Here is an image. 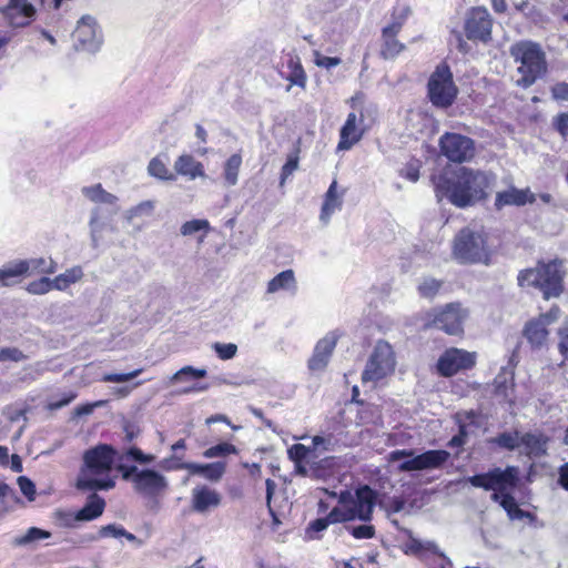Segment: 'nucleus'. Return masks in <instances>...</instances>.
I'll return each mask as SVG.
<instances>
[{"label":"nucleus","instance_id":"b1692460","mask_svg":"<svg viewBox=\"0 0 568 568\" xmlns=\"http://www.w3.org/2000/svg\"><path fill=\"white\" fill-rule=\"evenodd\" d=\"M356 122V114L353 112L348 113L347 119L339 131L338 150H349L362 139L363 130L357 126Z\"/></svg>","mask_w":568,"mask_h":568},{"label":"nucleus","instance_id":"13d9d810","mask_svg":"<svg viewBox=\"0 0 568 568\" xmlns=\"http://www.w3.org/2000/svg\"><path fill=\"white\" fill-rule=\"evenodd\" d=\"M552 126L562 138H568V112L557 114L552 120Z\"/></svg>","mask_w":568,"mask_h":568},{"label":"nucleus","instance_id":"603ef678","mask_svg":"<svg viewBox=\"0 0 568 568\" xmlns=\"http://www.w3.org/2000/svg\"><path fill=\"white\" fill-rule=\"evenodd\" d=\"M287 454L291 460L300 463L306 460L308 456L313 454V450L303 444H294L288 448Z\"/></svg>","mask_w":568,"mask_h":568},{"label":"nucleus","instance_id":"4468645a","mask_svg":"<svg viewBox=\"0 0 568 568\" xmlns=\"http://www.w3.org/2000/svg\"><path fill=\"white\" fill-rule=\"evenodd\" d=\"M493 20L486 8H473L465 20V34L470 41L487 43L491 40Z\"/></svg>","mask_w":568,"mask_h":568},{"label":"nucleus","instance_id":"393cba45","mask_svg":"<svg viewBox=\"0 0 568 568\" xmlns=\"http://www.w3.org/2000/svg\"><path fill=\"white\" fill-rule=\"evenodd\" d=\"M118 212V209L114 207L112 211L104 212L101 207H94L91 212L90 217V232H91V241L92 246L98 247L101 239L102 231L109 224V221L112 215Z\"/></svg>","mask_w":568,"mask_h":568},{"label":"nucleus","instance_id":"4d7b16f0","mask_svg":"<svg viewBox=\"0 0 568 568\" xmlns=\"http://www.w3.org/2000/svg\"><path fill=\"white\" fill-rule=\"evenodd\" d=\"M17 481L21 493L27 497V499L30 501L34 500L37 493L34 483L26 476H20Z\"/></svg>","mask_w":568,"mask_h":568},{"label":"nucleus","instance_id":"ea45409f","mask_svg":"<svg viewBox=\"0 0 568 568\" xmlns=\"http://www.w3.org/2000/svg\"><path fill=\"white\" fill-rule=\"evenodd\" d=\"M148 171L152 176H155L160 180H164V181H174L175 180V174L170 172V170L166 168V165L158 158H154L150 161Z\"/></svg>","mask_w":568,"mask_h":568},{"label":"nucleus","instance_id":"680f3d73","mask_svg":"<svg viewBox=\"0 0 568 568\" xmlns=\"http://www.w3.org/2000/svg\"><path fill=\"white\" fill-rule=\"evenodd\" d=\"M312 443H313V453L317 449H322L324 452H329L332 450V447H333V442H332V437H323V436H314L313 439H312Z\"/></svg>","mask_w":568,"mask_h":568},{"label":"nucleus","instance_id":"9d476101","mask_svg":"<svg viewBox=\"0 0 568 568\" xmlns=\"http://www.w3.org/2000/svg\"><path fill=\"white\" fill-rule=\"evenodd\" d=\"M394 351L389 343L378 341L362 373V382H378L395 367Z\"/></svg>","mask_w":568,"mask_h":568},{"label":"nucleus","instance_id":"f3484780","mask_svg":"<svg viewBox=\"0 0 568 568\" xmlns=\"http://www.w3.org/2000/svg\"><path fill=\"white\" fill-rule=\"evenodd\" d=\"M341 336L342 332L338 329L331 331L316 343L307 363L311 372H323L327 367Z\"/></svg>","mask_w":568,"mask_h":568},{"label":"nucleus","instance_id":"f8f14e48","mask_svg":"<svg viewBox=\"0 0 568 568\" xmlns=\"http://www.w3.org/2000/svg\"><path fill=\"white\" fill-rule=\"evenodd\" d=\"M442 154L450 162L464 163L475 156V142L469 136L445 132L438 141Z\"/></svg>","mask_w":568,"mask_h":568},{"label":"nucleus","instance_id":"49530a36","mask_svg":"<svg viewBox=\"0 0 568 568\" xmlns=\"http://www.w3.org/2000/svg\"><path fill=\"white\" fill-rule=\"evenodd\" d=\"M442 287V282L427 277L418 285V293L425 298H433Z\"/></svg>","mask_w":568,"mask_h":568},{"label":"nucleus","instance_id":"e2e57ef3","mask_svg":"<svg viewBox=\"0 0 568 568\" xmlns=\"http://www.w3.org/2000/svg\"><path fill=\"white\" fill-rule=\"evenodd\" d=\"M124 535V528L114 524L102 526L100 529L101 537H122Z\"/></svg>","mask_w":568,"mask_h":568},{"label":"nucleus","instance_id":"69168bd1","mask_svg":"<svg viewBox=\"0 0 568 568\" xmlns=\"http://www.w3.org/2000/svg\"><path fill=\"white\" fill-rule=\"evenodd\" d=\"M123 432L125 434L124 442L131 443L133 439H135L139 436L140 428L131 422H125L123 424Z\"/></svg>","mask_w":568,"mask_h":568},{"label":"nucleus","instance_id":"2eb2a0df","mask_svg":"<svg viewBox=\"0 0 568 568\" xmlns=\"http://www.w3.org/2000/svg\"><path fill=\"white\" fill-rule=\"evenodd\" d=\"M476 355L460 348L446 349L437 361V371L444 377H450L459 371L469 369L475 365Z\"/></svg>","mask_w":568,"mask_h":568},{"label":"nucleus","instance_id":"58836bf2","mask_svg":"<svg viewBox=\"0 0 568 568\" xmlns=\"http://www.w3.org/2000/svg\"><path fill=\"white\" fill-rule=\"evenodd\" d=\"M242 164L240 154H232L224 165V179L227 185L233 186L237 183L239 171Z\"/></svg>","mask_w":568,"mask_h":568},{"label":"nucleus","instance_id":"2f4dec72","mask_svg":"<svg viewBox=\"0 0 568 568\" xmlns=\"http://www.w3.org/2000/svg\"><path fill=\"white\" fill-rule=\"evenodd\" d=\"M397 36L387 34L382 32V49L381 55L385 60L395 59L400 52L406 49V45L396 39Z\"/></svg>","mask_w":568,"mask_h":568},{"label":"nucleus","instance_id":"1a4fd4ad","mask_svg":"<svg viewBox=\"0 0 568 568\" xmlns=\"http://www.w3.org/2000/svg\"><path fill=\"white\" fill-rule=\"evenodd\" d=\"M450 68L443 63L436 67L427 82V97L437 109L452 106L458 95Z\"/></svg>","mask_w":568,"mask_h":568},{"label":"nucleus","instance_id":"4c0bfd02","mask_svg":"<svg viewBox=\"0 0 568 568\" xmlns=\"http://www.w3.org/2000/svg\"><path fill=\"white\" fill-rule=\"evenodd\" d=\"M119 464H124V460H133L141 465L152 464L155 459L154 455L144 454L139 447L131 446L126 448L121 456H119Z\"/></svg>","mask_w":568,"mask_h":568},{"label":"nucleus","instance_id":"6e6552de","mask_svg":"<svg viewBox=\"0 0 568 568\" xmlns=\"http://www.w3.org/2000/svg\"><path fill=\"white\" fill-rule=\"evenodd\" d=\"M450 454L444 449H430L415 455L414 449H396L389 453V462H398V470L402 473L438 469L449 459Z\"/></svg>","mask_w":568,"mask_h":568},{"label":"nucleus","instance_id":"a211bd4d","mask_svg":"<svg viewBox=\"0 0 568 568\" xmlns=\"http://www.w3.org/2000/svg\"><path fill=\"white\" fill-rule=\"evenodd\" d=\"M8 268L11 277L32 273L52 274L55 272L57 263L52 258L37 257L18 261L9 265Z\"/></svg>","mask_w":568,"mask_h":568},{"label":"nucleus","instance_id":"c85d7f7f","mask_svg":"<svg viewBox=\"0 0 568 568\" xmlns=\"http://www.w3.org/2000/svg\"><path fill=\"white\" fill-rule=\"evenodd\" d=\"M545 320H536L529 322L524 329V335L534 346H540L546 341L548 331Z\"/></svg>","mask_w":568,"mask_h":568},{"label":"nucleus","instance_id":"a19ab883","mask_svg":"<svg viewBox=\"0 0 568 568\" xmlns=\"http://www.w3.org/2000/svg\"><path fill=\"white\" fill-rule=\"evenodd\" d=\"M407 551L413 555H420L424 551H429L433 554L438 552V547L434 541H424L417 538H410L406 544Z\"/></svg>","mask_w":568,"mask_h":568},{"label":"nucleus","instance_id":"338daca9","mask_svg":"<svg viewBox=\"0 0 568 568\" xmlns=\"http://www.w3.org/2000/svg\"><path fill=\"white\" fill-rule=\"evenodd\" d=\"M403 26V21H400L396 16H392V22L388 26L384 27L382 32L397 36L400 32Z\"/></svg>","mask_w":568,"mask_h":568},{"label":"nucleus","instance_id":"ddd939ff","mask_svg":"<svg viewBox=\"0 0 568 568\" xmlns=\"http://www.w3.org/2000/svg\"><path fill=\"white\" fill-rule=\"evenodd\" d=\"M77 50L95 53L102 44V32L92 16H83L77 24L73 33Z\"/></svg>","mask_w":568,"mask_h":568},{"label":"nucleus","instance_id":"473e14b6","mask_svg":"<svg viewBox=\"0 0 568 568\" xmlns=\"http://www.w3.org/2000/svg\"><path fill=\"white\" fill-rule=\"evenodd\" d=\"M520 436L521 433L517 429L514 432H503L490 438L489 443L498 446L501 449L513 452L520 447Z\"/></svg>","mask_w":568,"mask_h":568},{"label":"nucleus","instance_id":"f03ea898","mask_svg":"<svg viewBox=\"0 0 568 568\" xmlns=\"http://www.w3.org/2000/svg\"><path fill=\"white\" fill-rule=\"evenodd\" d=\"M116 450L108 444H99L87 449L82 455V465L75 480L80 491L109 490L115 486L111 473Z\"/></svg>","mask_w":568,"mask_h":568},{"label":"nucleus","instance_id":"5701e85b","mask_svg":"<svg viewBox=\"0 0 568 568\" xmlns=\"http://www.w3.org/2000/svg\"><path fill=\"white\" fill-rule=\"evenodd\" d=\"M220 504L221 495L216 490L205 485L192 489V509L194 511L204 514Z\"/></svg>","mask_w":568,"mask_h":568},{"label":"nucleus","instance_id":"de8ad7c7","mask_svg":"<svg viewBox=\"0 0 568 568\" xmlns=\"http://www.w3.org/2000/svg\"><path fill=\"white\" fill-rule=\"evenodd\" d=\"M328 525L329 524L326 517L312 520L306 527L305 538L308 540L320 539V536L317 534L326 530Z\"/></svg>","mask_w":568,"mask_h":568},{"label":"nucleus","instance_id":"37998d69","mask_svg":"<svg viewBox=\"0 0 568 568\" xmlns=\"http://www.w3.org/2000/svg\"><path fill=\"white\" fill-rule=\"evenodd\" d=\"M210 230V223L207 220L194 219L182 224L180 232L183 236H191L197 232H207Z\"/></svg>","mask_w":568,"mask_h":568},{"label":"nucleus","instance_id":"aec40b11","mask_svg":"<svg viewBox=\"0 0 568 568\" xmlns=\"http://www.w3.org/2000/svg\"><path fill=\"white\" fill-rule=\"evenodd\" d=\"M376 499V491L367 485L361 486L355 490L352 506L357 513V519L365 523L372 519Z\"/></svg>","mask_w":568,"mask_h":568},{"label":"nucleus","instance_id":"cd10ccee","mask_svg":"<svg viewBox=\"0 0 568 568\" xmlns=\"http://www.w3.org/2000/svg\"><path fill=\"white\" fill-rule=\"evenodd\" d=\"M342 199L337 194V182L333 181L326 191L325 200L322 205L321 220L325 223L328 222L331 215L342 207Z\"/></svg>","mask_w":568,"mask_h":568},{"label":"nucleus","instance_id":"bf43d9fd","mask_svg":"<svg viewBox=\"0 0 568 568\" xmlns=\"http://www.w3.org/2000/svg\"><path fill=\"white\" fill-rule=\"evenodd\" d=\"M265 487H266V504H267V507H268L270 513H271V515L273 517V523L275 525H278L280 520H278L277 516L275 515V513L273 511V509L271 507V501H272L273 495H274L275 489H276V483L273 479L267 478L266 481H265Z\"/></svg>","mask_w":568,"mask_h":568},{"label":"nucleus","instance_id":"3c124183","mask_svg":"<svg viewBox=\"0 0 568 568\" xmlns=\"http://www.w3.org/2000/svg\"><path fill=\"white\" fill-rule=\"evenodd\" d=\"M143 372V368L134 369L130 373H110L102 377L105 383H126L138 377Z\"/></svg>","mask_w":568,"mask_h":568},{"label":"nucleus","instance_id":"c03bdc74","mask_svg":"<svg viewBox=\"0 0 568 568\" xmlns=\"http://www.w3.org/2000/svg\"><path fill=\"white\" fill-rule=\"evenodd\" d=\"M237 449L234 445L223 442L219 443L217 445H214L207 449L204 450L203 456L205 458H215V457H223L231 454H236Z\"/></svg>","mask_w":568,"mask_h":568},{"label":"nucleus","instance_id":"412c9836","mask_svg":"<svg viewBox=\"0 0 568 568\" xmlns=\"http://www.w3.org/2000/svg\"><path fill=\"white\" fill-rule=\"evenodd\" d=\"M536 195L530 192L529 187L526 189H517L515 186H510L509 189L497 192L495 199V209L500 211L505 206H524L527 203H535Z\"/></svg>","mask_w":568,"mask_h":568},{"label":"nucleus","instance_id":"09e8293b","mask_svg":"<svg viewBox=\"0 0 568 568\" xmlns=\"http://www.w3.org/2000/svg\"><path fill=\"white\" fill-rule=\"evenodd\" d=\"M345 529L356 539H371L375 536L374 526L368 524L358 526L346 525Z\"/></svg>","mask_w":568,"mask_h":568},{"label":"nucleus","instance_id":"a878e982","mask_svg":"<svg viewBox=\"0 0 568 568\" xmlns=\"http://www.w3.org/2000/svg\"><path fill=\"white\" fill-rule=\"evenodd\" d=\"M105 508V500L97 494V491H92V494L87 498L84 506L75 513V518L79 521H91L99 518Z\"/></svg>","mask_w":568,"mask_h":568},{"label":"nucleus","instance_id":"c9c22d12","mask_svg":"<svg viewBox=\"0 0 568 568\" xmlns=\"http://www.w3.org/2000/svg\"><path fill=\"white\" fill-rule=\"evenodd\" d=\"M83 276V271L80 266H74L67 270L64 273L59 274L52 280L53 287L59 291H63L69 287L70 284L77 283Z\"/></svg>","mask_w":568,"mask_h":568},{"label":"nucleus","instance_id":"9b49d317","mask_svg":"<svg viewBox=\"0 0 568 568\" xmlns=\"http://www.w3.org/2000/svg\"><path fill=\"white\" fill-rule=\"evenodd\" d=\"M430 325L448 335H459L464 332V323L468 311L458 302L448 303L444 307L434 308L429 314Z\"/></svg>","mask_w":568,"mask_h":568},{"label":"nucleus","instance_id":"6e6d98bb","mask_svg":"<svg viewBox=\"0 0 568 568\" xmlns=\"http://www.w3.org/2000/svg\"><path fill=\"white\" fill-rule=\"evenodd\" d=\"M27 356L17 347H4L0 349V362H21Z\"/></svg>","mask_w":568,"mask_h":568},{"label":"nucleus","instance_id":"79ce46f5","mask_svg":"<svg viewBox=\"0 0 568 568\" xmlns=\"http://www.w3.org/2000/svg\"><path fill=\"white\" fill-rule=\"evenodd\" d=\"M154 207H155L154 201H151V200L142 201L138 205L128 210L125 213V217L129 222H131L135 217L150 216V215H152Z\"/></svg>","mask_w":568,"mask_h":568},{"label":"nucleus","instance_id":"774afa93","mask_svg":"<svg viewBox=\"0 0 568 568\" xmlns=\"http://www.w3.org/2000/svg\"><path fill=\"white\" fill-rule=\"evenodd\" d=\"M560 342L558 344L560 353L568 358V327H562L558 332Z\"/></svg>","mask_w":568,"mask_h":568},{"label":"nucleus","instance_id":"052dcab7","mask_svg":"<svg viewBox=\"0 0 568 568\" xmlns=\"http://www.w3.org/2000/svg\"><path fill=\"white\" fill-rule=\"evenodd\" d=\"M551 97L556 101H568V83L558 82L550 89Z\"/></svg>","mask_w":568,"mask_h":568},{"label":"nucleus","instance_id":"423d86ee","mask_svg":"<svg viewBox=\"0 0 568 568\" xmlns=\"http://www.w3.org/2000/svg\"><path fill=\"white\" fill-rule=\"evenodd\" d=\"M562 262L554 260L548 263H538L534 268L519 272L517 281L523 288H538L545 300L558 297L564 291Z\"/></svg>","mask_w":568,"mask_h":568},{"label":"nucleus","instance_id":"39448f33","mask_svg":"<svg viewBox=\"0 0 568 568\" xmlns=\"http://www.w3.org/2000/svg\"><path fill=\"white\" fill-rule=\"evenodd\" d=\"M509 53L514 61L520 64L517 71L521 77L517 80V85L524 89L529 88L546 74L548 67L546 53L538 42L517 41L510 45Z\"/></svg>","mask_w":568,"mask_h":568},{"label":"nucleus","instance_id":"e433bc0d","mask_svg":"<svg viewBox=\"0 0 568 568\" xmlns=\"http://www.w3.org/2000/svg\"><path fill=\"white\" fill-rule=\"evenodd\" d=\"M50 537V531L38 527H30L24 535L14 537L12 545L17 547L27 546L42 539H48Z\"/></svg>","mask_w":568,"mask_h":568},{"label":"nucleus","instance_id":"dca6fc26","mask_svg":"<svg viewBox=\"0 0 568 568\" xmlns=\"http://www.w3.org/2000/svg\"><path fill=\"white\" fill-rule=\"evenodd\" d=\"M36 3L43 4V0H10L2 13L11 27L23 28L34 19Z\"/></svg>","mask_w":568,"mask_h":568},{"label":"nucleus","instance_id":"f704fd0d","mask_svg":"<svg viewBox=\"0 0 568 568\" xmlns=\"http://www.w3.org/2000/svg\"><path fill=\"white\" fill-rule=\"evenodd\" d=\"M288 74L286 75V80H288L292 84L305 88L306 84V74L302 67L298 57H290L287 60Z\"/></svg>","mask_w":568,"mask_h":568},{"label":"nucleus","instance_id":"4be33fe9","mask_svg":"<svg viewBox=\"0 0 568 568\" xmlns=\"http://www.w3.org/2000/svg\"><path fill=\"white\" fill-rule=\"evenodd\" d=\"M175 468L185 469L191 475H199L209 481L216 483L223 477L226 470V463L215 462L210 464H197L192 462H184L178 464Z\"/></svg>","mask_w":568,"mask_h":568},{"label":"nucleus","instance_id":"864d4df0","mask_svg":"<svg viewBox=\"0 0 568 568\" xmlns=\"http://www.w3.org/2000/svg\"><path fill=\"white\" fill-rule=\"evenodd\" d=\"M313 55H314V63L317 67L324 68L326 70L335 68L342 63V60L338 57H326V55H323L317 50H315L313 52Z\"/></svg>","mask_w":568,"mask_h":568},{"label":"nucleus","instance_id":"0eeeda50","mask_svg":"<svg viewBox=\"0 0 568 568\" xmlns=\"http://www.w3.org/2000/svg\"><path fill=\"white\" fill-rule=\"evenodd\" d=\"M455 258L463 264L487 263L488 247L483 231L465 227L454 240Z\"/></svg>","mask_w":568,"mask_h":568},{"label":"nucleus","instance_id":"72a5a7b5","mask_svg":"<svg viewBox=\"0 0 568 568\" xmlns=\"http://www.w3.org/2000/svg\"><path fill=\"white\" fill-rule=\"evenodd\" d=\"M82 193L90 201L94 203H104L109 205H115L118 197L106 192L101 184L82 187Z\"/></svg>","mask_w":568,"mask_h":568},{"label":"nucleus","instance_id":"5fc2aeb1","mask_svg":"<svg viewBox=\"0 0 568 568\" xmlns=\"http://www.w3.org/2000/svg\"><path fill=\"white\" fill-rule=\"evenodd\" d=\"M213 349L215 351V353L217 354V356L221 359L227 361V359L233 358L236 355L237 346L233 343H227V344L215 343L213 345Z\"/></svg>","mask_w":568,"mask_h":568},{"label":"nucleus","instance_id":"7c9ffc66","mask_svg":"<svg viewBox=\"0 0 568 568\" xmlns=\"http://www.w3.org/2000/svg\"><path fill=\"white\" fill-rule=\"evenodd\" d=\"M207 375L205 368H196L191 365L183 366L181 369L175 372L168 381V385L178 383H187L195 379L204 378Z\"/></svg>","mask_w":568,"mask_h":568},{"label":"nucleus","instance_id":"0e129e2a","mask_svg":"<svg viewBox=\"0 0 568 568\" xmlns=\"http://www.w3.org/2000/svg\"><path fill=\"white\" fill-rule=\"evenodd\" d=\"M57 519L59 520V524L61 527L71 528L74 527L75 521H79L75 518V514L73 513H67L59 510L55 513Z\"/></svg>","mask_w":568,"mask_h":568},{"label":"nucleus","instance_id":"6ab92c4d","mask_svg":"<svg viewBox=\"0 0 568 568\" xmlns=\"http://www.w3.org/2000/svg\"><path fill=\"white\" fill-rule=\"evenodd\" d=\"M549 437L541 432L521 433V454L531 460L539 459L547 455Z\"/></svg>","mask_w":568,"mask_h":568},{"label":"nucleus","instance_id":"a18cd8bd","mask_svg":"<svg viewBox=\"0 0 568 568\" xmlns=\"http://www.w3.org/2000/svg\"><path fill=\"white\" fill-rule=\"evenodd\" d=\"M420 168H422V162L417 159H412L399 170V175L402 178L415 183L419 179Z\"/></svg>","mask_w":568,"mask_h":568},{"label":"nucleus","instance_id":"20e7f679","mask_svg":"<svg viewBox=\"0 0 568 568\" xmlns=\"http://www.w3.org/2000/svg\"><path fill=\"white\" fill-rule=\"evenodd\" d=\"M122 479L132 484L133 490L150 503V508H160V498L169 489L168 478L153 468H139L135 465L118 464Z\"/></svg>","mask_w":568,"mask_h":568},{"label":"nucleus","instance_id":"c756f323","mask_svg":"<svg viewBox=\"0 0 568 568\" xmlns=\"http://www.w3.org/2000/svg\"><path fill=\"white\" fill-rule=\"evenodd\" d=\"M281 290H296V280L293 270H285L274 276L267 284V293Z\"/></svg>","mask_w":568,"mask_h":568},{"label":"nucleus","instance_id":"bb28decb","mask_svg":"<svg viewBox=\"0 0 568 568\" xmlns=\"http://www.w3.org/2000/svg\"><path fill=\"white\" fill-rule=\"evenodd\" d=\"M174 170L178 174L187 176L190 180L205 176L203 164L190 154L180 155L174 162Z\"/></svg>","mask_w":568,"mask_h":568},{"label":"nucleus","instance_id":"f257e3e1","mask_svg":"<svg viewBox=\"0 0 568 568\" xmlns=\"http://www.w3.org/2000/svg\"><path fill=\"white\" fill-rule=\"evenodd\" d=\"M496 179L490 171L459 166L443 169L432 176V182L439 200L445 197L456 207L465 209L486 200Z\"/></svg>","mask_w":568,"mask_h":568},{"label":"nucleus","instance_id":"8fccbe9b","mask_svg":"<svg viewBox=\"0 0 568 568\" xmlns=\"http://www.w3.org/2000/svg\"><path fill=\"white\" fill-rule=\"evenodd\" d=\"M53 287L52 280L49 277H41L37 281L30 282L27 291L31 294L42 295L50 292Z\"/></svg>","mask_w":568,"mask_h":568},{"label":"nucleus","instance_id":"7ed1b4c3","mask_svg":"<svg viewBox=\"0 0 568 568\" xmlns=\"http://www.w3.org/2000/svg\"><path fill=\"white\" fill-rule=\"evenodd\" d=\"M518 468L515 466H507L505 469L495 467L487 473L468 477L467 481L476 488L493 490L491 500L499 504L508 515L517 506L511 490L518 484Z\"/></svg>","mask_w":568,"mask_h":568}]
</instances>
